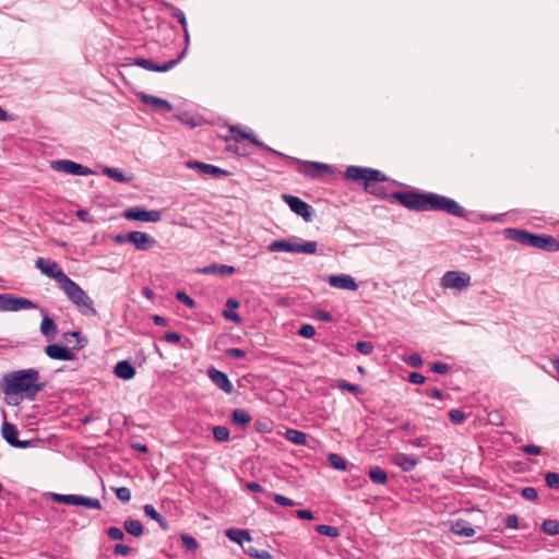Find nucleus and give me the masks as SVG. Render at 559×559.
I'll return each mask as SVG.
<instances>
[{
  "mask_svg": "<svg viewBox=\"0 0 559 559\" xmlns=\"http://www.w3.org/2000/svg\"><path fill=\"white\" fill-rule=\"evenodd\" d=\"M368 475L371 481L374 484L384 485L388 481L386 472L379 466L371 467Z\"/></svg>",
  "mask_w": 559,
  "mask_h": 559,
  "instance_id": "72a5a7b5",
  "label": "nucleus"
},
{
  "mask_svg": "<svg viewBox=\"0 0 559 559\" xmlns=\"http://www.w3.org/2000/svg\"><path fill=\"white\" fill-rule=\"evenodd\" d=\"M393 197L408 210L427 212V192H395Z\"/></svg>",
  "mask_w": 559,
  "mask_h": 559,
  "instance_id": "9d476101",
  "label": "nucleus"
},
{
  "mask_svg": "<svg viewBox=\"0 0 559 559\" xmlns=\"http://www.w3.org/2000/svg\"><path fill=\"white\" fill-rule=\"evenodd\" d=\"M187 166L191 169L199 171L202 175H206L213 178L227 177L230 175L228 170H225L212 164H205L198 160L188 162Z\"/></svg>",
  "mask_w": 559,
  "mask_h": 559,
  "instance_id": "a211bd4d",
  "label": "nucleus"
},
{
  "mask_svg": "<svg viewBox=\"0 0 559 559\" xmlns=\"http://www.w3.org/2000/svg\"><path fill=\"white\" fill-rule=\"evenodd\" d=\"M283 200L295 214L301 216L306 222L312 221L313 209L307 202L290 194H283Z\"/></svg>",
  "mask_w": 559,
  "mask_h": 559,
  "instance_id": "2eb2a0df",
  "label": "nucleus"
},
{
  "mask_svg": "<svg viewBox=\"0 0 559 559\" xmlns=\"http://www.w3.org/2000/svg\"><path fill=\"white\" fill-rule=\"evenodd\" d=\"M138 96L143 104L152 106L156 111L170 112L173 110V105L167 99L148 95L143 92L140 93Z\"/></svg>",
  "mask_w": 559,
  "mask_h": 559,
  "instance_id": "4be33fe9",
  "label": "nucleus"
},
{
  "mask_svg": "<svg viewBox=\"0 0 559 559\" xmlns=\"http://www.w3.org/2000/svg\"><path fill=\"white\" fill-rule=\"evenodd\" d=\"M126 532L132 536L139 537L143 534V526L140 521L128 519L123 523Z\"/></svg>",
  "mask_w": 559,
  "mask_h": 559,
  "instance_id": "2f4dec72",
  "label": "nucleus"
},
{
  "mask_svg": "<svg viewBox=\"0 0 559 559\" xmlns=\"http://www.w3.org/2000/svg\"><path fill=\"white\" fill-rule=\"evenodd\" d=\"M316 334V330L311 324H304L298 331V335L305 338H311Z\"/></svg>",
  "mask_w": 559,
  "mask_h": 559,
  "instance_id": "09e8293b",
  "label": "nucleus"
},
{
  "mask_svg": "<svg viewBox=\"0 0 559 559\" xmlns=\"http://www.w3.org/2000/svg\"><path fill=\"white\" fill-rule=\"evenodd\" d=\"M116 497L122 502H129L131 500V491L128 487H119L115 489Z\"/></svg>",
  "mask_w": 559,
  "mask_h": 559,
  "instance_id": "37998d69",
  "label": "nucleus"
},
{
  "mask_svg": "<svg viewBox=\"0 0 559 559\" xmlns=\"http://www.w3.org/2000/svg\"><path fill=\"white\" fill-rule=\"evenodd\" d=\"M230 132L234 134H237V135H235L236 142H239L240 140H249L252 144H254L259 147H262L272 154L297 162L298 163L297 170L300 174H304L305 176L316 178V177H319L322 173H330V174L332 173L331 167L326 164L319 163V162L298 160L297 158L286 156L285 154L278 152V151H275V150L269 147L267 145H265L264 143H262L252 132H242L238 126L230 127Z\"/></svg>",
  "mask_w": 559,
  "mask_h": 559,
  "instance_id": "f03ea898",
  "label": "nucleus"
},
{
  "mask_svg": "<svg viewBox=\"0 0 559 559\" xmlns=\"http://www.w3.org/2000/svg\"><path fill=\"white\" fill-rule=\"evenodd\" d=\"M245 551L247 555L255 559H271V554L264 549L259 550L255 547L250 546Z\"/></svg>",
  "mask_w": 559,
  "mask_h": 559,
  "instance_id": "ea45409f",
  "label": "nucleus"
},
{
  "mask_svg": "<svg viewBox=\"0 0 559 559\" xmlns=\"http://www.w3.org/2000/svg\"><path fill=\"white\" fill-rule=\"evenodd\" d=\"M186 50L187 48L181 52V55L177 59L169 60L168 62H165L162 66L155 64L153 60L145 58H136L133 64L143 68L147 71L167 72L180 62V60L183 58L186 53Z\"/></svg>",
  "mask_w": 559,
  "mask_h": 559,
  "instance_id": "f3484780",
  "label": "nucleus"
},
{
  "mask_svg": "<svg viewBox=\"0 0 559 559\" xmlns=\"http://www.w3.org/2000/svg\"><path fill=\"white\" fill-rule=\"evenodd\" d=\"M426 395L431 397V399H436V400H441L443 397V393L441 390L439 389H429L427 390L426 392Z\"/></svg>",
  "mask_w": 559,
  "mask_h": 559,
  "instance_id": "774afa93",
  "label": "nucleus"
},
{
  "mask_svg": "<svg viewBox=\"0 0 559 559\" xmlns=\"http://www.w3.org/2000/svg\"><path fill=\"white\" fill-rule=\"evenodd\" d=\"M406 362L411 367L418 368L423 365V359L418 354H413V355L408 356V358L406 359Z\"/></svg>",
  "mask_w": 559,
  "mask_h": 559,
  "instance_id": "bf43d9fd",
  "label": "nucleus"
},
{
  "mask_svg": "<svg viewBox=\"0 0 559 559\" xmlns=\"http://www.w3.org/2000/svg\"><path fill=\"white\" fill-rule=\"evenodd\" d=\"M337 388L342 390H346L353 394H360L362 392L361 388L357 384L349 383L345 380H341L337 382Z\"/></svg>",
  "mask_w": 559,
  "mask_h": 559,
  "instance_id": "a19ab883",
  "label": "nucleus"
},
{
  "mask_svg": "<svg viewBox=\"0 0 559 559\" xmlns=\"http://www.w3.org/2000/svg\"><path fill=\"white\" fill-rule=\"evenodd\" d=\"M357 350L362 355H369L373 350V344L370 342L361 341L356 344Z\"/></svg>",
  "mask_w": 559,
  "mask_h": 559,
  "instance_id": "49530a36",
  "label": "nucleus"
},
{
  "mask_svg": "<svg viewBox=\"0 0 559 559\" xmlns=\"http://www.w3.org/2000/svg\"><path fill=\"white\" fill-rule=\"evenodd\" d=\"M430 369H431V371H433L438 374H444L450 370V366L448 364L438 361V362H433L431 365Z\"/></svg>",
  "mask_w": 559,
  "mask_h": 559,
  "instance_id": "864d4df0",
  "label": "nucleus"
},
{
  "mask_svg": "<svg viewBox=\"0 0 559 559\" xmlns=\"http://www.w3.org/2000/svg\"><path fill=\"white\" fill-rule=\"evenodd\" d=\"M521 496L528 501H535L538 497V493L534 487H525L522 489Z\"/></svg>",
  "mask_w": 559,
  "mask_h": 559,
  "instance_id": "de8ad7c7",
  "label": "nucleus"
},
{
  "mask_svg": "<svg viewBox=\"0 0 559 559\" xmlns=\"http://www.w3.org/2000/svg\"><path fill=\"white\" fill-rule=\"evenodd\" d=\"M40 312L43 314V320L40 323V333L47 340H53L58 333L57 324L51 318L48 317L45 310H41Z\"/></svg>",
  "mask_w": 559,
  "mask_h": 559,
  "instance_id": "a878e982",
  "label": "nucleus"
},
{
  "mask_svg": "<svg viewBox=\"0 0 559 559\" xmlns=\"http://www.w3.org/2000/svg\"><path fill=\"white\" fill-rule=\"evenodd\" d=\"M181 540H182V544L188 548V549H191V550H194L197 549L198 547V543L195 540L194 537H192L191 535L189 534H183L181 536Z\"/></svg>",
  "mask_w": 559,
  "mask_h": 559,
  "instance_id": "603ef678",
  "label": "nucleus"
},
{
  "mask_svg": "<svg viewBox=\"0 0 559 559\" xmlns=\"http://www.w3.org/2000/svg\"><path fill=\"white\" fill-rule=\"evenodd\" d=\"M251 420L250 414L242 408H236L231 414V421L238 427H246Z\"/></svg>",
  "mask_w": 559,
  "mask_h": 559,
  "instance_id": "c85d7f7f",
  "label": "nucleus"
},
{
  "mask_svg": "<svg viewBox=\"0 0 559 559\" xmlns=\"http://www.w3.org/2000/svg\"><path fill=\"white\" fill-rule=\"evenodd\" d=\"M429 211L444 212L461 218L466 216L465 209L455 200L433 192H427V212Z\"/></svg>",
  "mask_w": 559,
  "mask_h": 559,
  "instance_id": "0eeeda50",
  "label": "nucleus"
},
{
  "mask_svg": "<svg viewBox=\"0 0 559 559\" xmlns=\"http://www.w3.org/2000/svg\"><path fill=\"white\" fill-rule=\"evenodd\" d=\"M328 460L333 468L337 471H346L347 462L341 455L331 453L329 454Z\"/></svg>",
  "mask_w": 559,
  "mask_h": 559,
  "instance_id": "e433bc0d",
  "label": "nucleus"
},
{
  "mask_svg": "<svg viewBox=\"0 0 559 559\" xmlns=\"http://www.w3.org/2000/svg\"><path fill=\"white\" fill-rule=\"evenodd\" d=\"M391 461L404 472L413 471L418 463V460L414 455L405 453H395Z\"/></svg>",
  "mask_w": 559,
  "mask_h": 559,
  "instance_id": "b1692460",
  "label": "nucleus"
},
{
  "mask_svg": "<svg viewBox=\"0 0 559 559\" xmlns=\"http://www.w3.org/2000/svg\"><path fill=\"white\" fill-rule=\"evenodd\" d=\"M68 335L76 340L78 348H83L87 345V338L85 336H82L80 332H70L68 333Z\"/></svg>",
  "mask_w": 559,
  "mask_h": 559,
  "instance_id": "6e6d98bb",
  "label": "nucleus"
},
{
  "mask_svg": "<svg viewBox=\"0 0 559 559\" xmlns=\"http://www.w3.org/2000/svg\"><path fill=\"white\" fill-rule=\"evenodd\" d=\"M207 376L211 379V381L224 393L230 394L234 391L233 383L230 382L225 372L214 367H211L207 369Z\"/></svg>",
  "mask_w": 559,
  "mask_h": 559,
  "instance_id": "aec40b11",
  "label": "nucleus"
},
{
  "mask_svg": "<svg viewBox=\"0 0 559 559\" xmlns=\"http://www.w3.org/2000/svg\"><path fill=\"white\" fill-rule=\"evenodd\" d=\"M17 435L19 430L16 426L4 420L1 427V436L11 447L19 449L33 447V440H19Z\"/></svg>",
  "mask_w": 559,
  "mask_h": 559,
  "instance_id": "dca6fc26",
  "label": "nucleus"
},
{
  "mask_svg": "<svg viewBox=\"0 0 559 559\" xmlns=\"http://www.w3.org/2000/svg\"><path fill=\"white\" fill-rule=\"evenodd\" d=\"M507 238L514 240L523 246L543 249L547 252L559 251V238L545 234H532L523 229L507 228L504 230Z\"/></svg>",
  "mask_w": 559,
  "mask_h": 559,
  "instance_id": "20e7f679",
  "label": "nucleus"
},
{
  "mask_svg": "<svg viewBox=\"0 0 559 559\" xmlns=\"http://www.w3.org/2000/svg\"><path fill=\"white\" fill-rule=\"evenodd\" d=\"M226 536L231 540L239 545H242L245 542H251V536L248 531L240 528H229L226 531Z\"/></svg>",
  "mask_w": 559,
  "mask_h": 559,
  "instance_id": "cd10ccee",
  "label": "nucleus"
},
{
  "mask_svg": "<svg viewBox=\"0 0 559 559\" xmlns=\"http://www.w3.org/2000/svg\"><path fill=\"white\" fill-rule=\"evenodd\" d=\"M506 527L516 530L519 528V519L515 514H510L504 520Z\"/></svg>",
  "mask_w": 559,
  "mask_h": 559,
  "instance_id": "4d7b16f0",
  "label": "nucleus"
},
{
  "mask_svg": "<svg viewBox=\"0 0 559 559\" xmlns=\"http://www.w3.org/2000/svg\"><path fill=\"white\" fill-rule=\"evenodd\" d=\"M546 484L549 488L559 489V474L549 472L545 475Z\"/></svg>",
  "mask_w": 559,
  "mask_h": 559,
  "instance_id": "79ce46f5",
  "label": "nucleus"
},
{
  "mask_svg": "<svg viewBox=\"0 0 559 559\" xmlns=\"http://www.w3.org/2000/svg\"><path fill=\"white\" fill-rule=\"evenodd\" d=\"M35 266L48 277L56 280L59 283V286H61L69 278L63 270L50 259L38 258L35 262Z\"/></svg>",
  "mask_w": 559,
  "mask_h": 559,
  "instance_id": "f8f14e48",
  "label": "nucleus"
},
{
  "mask_svg": "<svg viewBox=\"0 0 559 559\" xmlns=\"http://www.w3.org/2000/svg\"><path fill=\"white\" fill-rule=\"evenodd\" d=\"M164 340L168 343H178L181 340V334L178 332H167L164 335Z\"/></svg>",
  "mask_w": 559,
  "mask_h": 559,
  "instance_id": "e2e57ef3",
  "label": "nucleus"
},
{
  "mask_svg": "<svg viewBox=\"0 0 559 559\" xmlns=\"http://www.w3.org/2000/svg\"><path fill=\"white\" fill-rule=\"evenodd\" d=\"M345 175L346 178L352 181H362L366 192L381 199L389 197L386 188L381 185V182L386 181L388 178L380 170L367 167L349 166L347 167Z\"/></svg>",
  "mask_w": 559,
  "mask_h": 559,
  "instance_id": "7ed1b4c3",
  "label": "nucleus"
},
{
  "mask_svg": "<svg viewBox=\"0 0 559 559\" xmlns=\"http://www.w3.org/2000/svg\"><path fill=\"white\" fill-rule=\"evenodd\" d=\"M226 354L235 359H242L246 357V352L241 348H228Z\"/></svg>",
  "mask_w": 559,
  "mask_h": 559,
  "instance_id": "13d9d810",
  "label": "nucleus"
},
{
  "mask_svg": "<svg viewBox=\"0 0 559 559\" xmlns=\"http://www.w3.org/2000/svg\"><path fill=\"white\" fill-rule=\"evenodd\" d=\"M123 216L129 221L157 223L162 219V214L156 210H145L140 206L129 207L124 211Z\"/></svg>",
  "mask_w": 559,
  "mask_h": 559,
  "instance_id": "4468645a",
  "label": "nucleus"
},
{
  "mask_svg": "<svg viewBox=\"0 0 559 559\" xmlns=\"http://www.w3.org/2000/svg\"><path fill=\"white\" fill-rule=\"evenodd\" d=\"M316 531L320 534V535H323V536H329V537H337L340 536V531L337 527L335 526H331V525H326V524H320L316 527Z\"/></svg>",
  "mask_w": 559,
  "mask_h": 559,
  "instance_id": "4c0bfd02",
  "label": "nucleus"
},
{
  "mask_svg": "<svg viewBox=\"0 0 559 559\" xmlns=\"http://www.w3.org/2000/svg\"><path fill=\"white\" fill-rule=\"evenodd\" d=\"M270 252H292L302 254H316L318 251L317 241H304L300 238L293 236L288 239H278L272 241L267 247Z\"/></svg>",
  "mask_w": 559,
  "mask_h": 559,
  "instance_id": "423d86ee",
  "label": "nucleus"
},
{
  "mask_svg": "<svg viewBox=\"0 0 559 559\" xmlns=\"http://www.w3.org/2000/svg\"><path fill=\"white\" fill-rule=\"evenodd\" d=\"M408 380L413 384H423V383H425L426 378L421 373L412 372L408 376Z\"/></svg>",
  "mask_w": 559,
  "mask_h": 559,
  "instance_id": "052dcab7",
  "label": "nucleus"
},
{
  "mask_svg": "<svg viewBox=\"0 0 559 559\" xmlns=\"http://www.w3.org/2000/svg\"><path fill=\"white\" fill-rule=\"evenodd\" d=\"M449 418L453 424L460 425L466 418V415L460 409H451L449 412Z\"/></svg>",
  "mask_w": 559,
  "mask_h": 559,
  "instance_id": "a18cd8bd",
  "label": "nucleus"
},
{
  "mask_svg": "<svg viewBox=\"0 0 559 559\" xmlns=\"http://www.w3.org/2000/svg\"><path fill=\"white\" fill-rule=\"evenodd\" d=\"M471 283V275L462 271H447L440 280L442 288L456 289L459 292L466 290Z\"/></svg>",
  "mask_w": 559,
  "mask_h": 559,
  "instance_id": "1a4fd4ad",
  "label": "nucleus"
},
{
  "mask_svg": "<svg viewBox=\"0 0 559 559\" xmlns=\"http://www.w3.org/2000/svg\"><path fill=\"white\" fill-rule=\"evenodd\" d=\"M50 166L55 171L74 176H88L93 174V170L91 168L70 159L52 160Z\"/></svg>",
  "mask_w": 559,
  "mask_h": 559,
  "instance_id": "ddd939ff",
  "label": "nucleus"
},
{
  "mask_svg": "<svg viewBox=\"0 0 559 559\" xmlns=\"http://www.w3.org/2000/svg\"><path fill=\"white\" fill-rule=\"evenodd\" d=\"M37 308V305L27 298L0 294V312H17Z\"/></svg>",
  "mask_w": 559,
  "mask_h": 559,
  "instance_id": "9b49d317",
  "label": "nucleus"
},
{
  "mask_svg": "<svg viewBox=\"0 0 559 559\" xmlns=\"http://www.w3.org/2000/svg\"><path fill=\"white\" fill-rule=\"evenodd\" d=\"M285 438L294 444L304 445L307 442V435L297 429H287L285 432Z\"/></svg>",
  "mask_w": 559,
  "mask_h": 559,
  "instance_id": "7c9ffc66",
  "label": "nucleus"
},
{
  "mask_svg": "<svg viewBox=\"0 0 559 559\" xmlns=\"http://www.w3.org/2000/svg\"><path fill=\"white\" fill-rule=\"evenodd\" d=\"M128 242L132 243L138 250L146 251L154 247L156 240L143 231H130L127 234Z\"/></svg>",
  "mask_w": 559,
  "mask_h": 559,
  "instance_id": "6ab92c4d",
  "label": "nucleus"
},
{
  "mask_svg": "<svg viewBox=\"0 0 559 559\" xmlns=\"http://www.w3.org/2000/svg\"><path fill=\"white\" fill-rule=\"evenodd\" d=\"M103 174L117 182L124 183L129 181V178L118 168L104 167Z\"/></svg>",
  "mask_w": 559,
  "mask_h": 559,
  "instance_id": "f704fd0d",
  "label": "nucleus"
},
{
  "mask_svg": "<svg viewBox=\"0 0 559 559\" xmlns=\"http://www.w3.org/2000/svg\"><path fill=\"white\" fill-rule=\"evenodd\" d=\"M143 510L145 515L156 521L162 528H168V523L165 518L152 504H145Z\"/></svg>",
  "mask_w": 559,
  "mask_h": 559,
  "instance_id": "c756f323",
  "label": "nucleus"
},
{
  "mask_svg": "<svg viewBox=\"0 0 559 559\" xmlns=\"http://www.w3.org/2000/svg\"><path fill=\"white\" fill-rule=\"evenodd\" d=\"M39 372L36 369H22L5 373L0 379V390L4 395L23 394L33 400L44 390L45 383H39Z\"/></svg>",
  "mask_w": 559,
  "mask_h": 559,
  "instance_id": "f257e3e1",
  "label": "nucleus"
},
{
  "mask_svg": "<svg viewBox=\"0 0 559 559\" xmlns=\"http://www.w3.org/2000/svg\"><path fill=\"white\" fill-rule=\"evenodd\" d=\"M236 269L230 265L225 264H210L204 267H201L198 270L199 273L202 274H210V275H217V276H229L234 274Z\"/></svg>",
  "mask_w": 559,
  "mask_h": 559,
  "instance_id": "393cba45",
  "label": "nucleus"
},
{
  "mask_svg": "<svg viewBox=\"0 0 559 559\" xmlns=\"http://www.w3.org/2000/svg\"><path fill=\"white\" fill-rule=\"evenodd\" d=\"M223 316H224L225 319L230 320V321H233L235 323H240L241 322V318L239 317V314L234 312V311L225 310L223 312Z\"/></svg>",
  "mask_w": 559,
  "mask_h": 559,
  "instance_id": "338daca9",
  "label": "nucleus"
},
{
  "mask_svg": "<svg viewBox=\"0 0 559 559\" xmlns=\"http://www.w3.org/2000/svg\"><path fill=\"white\" fill-rule=\"evenodd\" d=\"M46 355L55 360H73L75 358L74 353L68 347L59 344H49L45 348Z\"/></svg>",
  "mask_w": 559,
  "mask_h": 559,
  "instance_id": "412c9836",
  "label": "nucleus"
},
{
  "mask_svg": "<svg viewBox=\"0 0 559 559\" xmlns=\"http://www.w3.org/2000/svg\"><path fill=\"white\" fill-rule=\"evenodd\" d=\"M114 551L116 555L127 556L131 551V548L127 545L118 544L115 546Z\"/></svg>",
  "mask_w": 559,
  "mask_h": 559,
  "instance_id": "0e129e2a",
  "label": "nucleus"
},
{
  "mask_svg": "<svg viewBox=\"0 0 559 559\" xmlns=\"http://www.w3.org/2000/svg\"><path fill=\"white\" fill-rule=\"evenodd\" d=\"M67 298L76 307V309L85 317H95L97 310L94 307L93 299L87 293L80 287L70 277L60 286Z\"/></svg>",
  "mask_w": 559,
  "mask_h": 559,
  "instance_id": "39448f33",
  "label": "nucleus"
},
{
  "mask_svg": "<svg viewBox=\"0 0 559 559\" xmlns=\"http://www.w3.org/2000/svg\"><path fill=\"white\" fill-rule=\"evenodd\" d=\"M452 532L455 535L464 536V537H472L475 535V530L467 525V523L463 521H457L452 525Z\"/></svg>",
  "mask_w": 559,
  "mask_h": 559,
  "instance_id": "473e14b6",
  "label": "nucleus"
},
{
  "mask_svg": "<svg viewBox=\"0 0 559 559\" xmlns=\"http://www.w3.org/2000/svg\"><path fill=\"white\" fill-rule=\"evenodd\" d=\"M542 530L550 536L559 535V521L558 520H545L542 524Z\"/></svg>",
  "mask_w": 559,
  "mask_h": 559,
  "instance_id": "c9c22d12",
  "label": "nucleus"
},
{
  "mask_svg": "<svg viewBox=\"0 0 559 559\" xmlns=\"http://www.w3.org/2000/svg\"><path fill=\"white\" fill-rule=\"evenodd\" d=\"M114 372L116 377L122 380H130L135 376V369L128 360L117 362Z\"/></svg>",
  "mask_w": 559,
  "mask_h": 559,
  "instance_id": "bb28decb",
  "label": "nucleus"
},
{
  "mask_svg": "<svg viewBox=\"0 0 559 559\" xmlns=\"http://www.w3.org/2000/svg\"><path fill=\"white\" fill-rule=\"evenodd\" d=\"M328 283L338 289L356 290L358 288L355 278L349 274L330 275Z\"/></svg>",
  "mask_w": 559,
  "mask_h": 559,
  "instance_id": "5701e85b",
  "label": "nucleus"
},
{
  "mask_svg": "<svg viewBox=\"0 0 559 559\" xmlns=\"http://www.w3.org/2000/svg\"><path fill=\"white\" fill-rule=\"evenodd\" d=\"M107 534L112 540H122L124 538L123 531L116 526L109 527Z\"/></svg>",
  "mask_w": 559,
  "mask_h": 559,
  "instance_id": "8fccbe9b",
  "label": "nucleus"
},
{
  "mask_svg": "<svg viewBox=\"0 0 559 559\" xmlns=\"http://www.w3.org/2000/svg\"><path fill=\"white\" fill-rule=\"evenodd\" d=\"M313 317L322 322H331L333 320V316L331 314V312L322 309L316 310Z\"/></svg>",
  "mask_w": 559,
  "mask_h": 559,
  "instance_id": "3c124183",
  "label": "nucleus"
},
{
  "mask_svg": "<svg viewBox=\"0 0 559 559\" xmlns=\"http://www.w3.org/2000/svg\"><path fill=\"white\" fill-rule=\"evenodd\" d=\"M175 296H176L177 300L181 301L187 307H189L191 309L195 307V301L190 296H188L185 292L178 290Z\"/></svg>",
  "mask_w": 559,
  "mask_h": 559,
  "instance_id": "c03bdc74",
  "label": "nucleus"
},
{
  "mask_svg": "<svg viewBox=\"0 0 559 559\" xmlns=\"http://www.w3.org/2000/svg\"><path fill=\"white\" fill-rule=\"evenodd\" d=\"M48 497L57 503H64L69 506H82L88 509L100 510L102 503L97 498L84 497L80 495H62L56 492H48Z\"/></svg>",
  "mask_w": 559,
  "mask_h": 559,
  "instance_id": "6e6552de",
  "label": "nucleus"
},
{
  "mask_svg": "<svg viewBox=\"0 0 559 559\" xmlns=\"http://www.w3.org/2000/svg\"><path fill=\"white\" fill-rule=\"evenodd\" d=\"M213 437L216 441L223 442L229 440V430L225 426L213 427Z\"/></svg>",
  "mask_w": 559,
  "mask_h": 559,
  "instance_id": "58836bf2",
  "label": "nucleus"
},
{
  "mask_svg": "<svg viewBox=\"0 0 559 559\" xmlns=\"http://www.w3.org/2000/svg\"><path fill=\"white\" fill-rule=\"evenodd\" d=\"M273 499L276 503L284 506V507H293L296 504L295 501H293L292 499H289L283 495H280V493H275Z\"/></svg>",
  "mask_w": 559,
  "mask_h": 559,
  "instance_id": "5fc2aeb1",
  "label": "nucleus"
},
{
  "mask_svg": "<svg viewBox=\"0 0 559 559\" xmlns=\"http://www.w3.org/2000/svg\"><path fill=\"white\" fill-rule=\"evenodd\" d=\"M523 452L530 455H538L542 452V449L535 444H526L523 447Z\"/></svg>",
  "mask_w": 559,
  "mask_h": 559,
  "instance_id": "680f3d73",
  "label": "nucleus"
},
{
  "mask_svg": "<svg viewBox=\"0 0 559 559\" xmlns=\"http://www.w3.org/2000/svg\"><path fill=\"white\" fill-rule=\"evenodd\" d=\"M174 17L177 19V21L180 23V25L182 26L183 29H186L188 27L186 15L181 10H177L174 13Z\"/></svg>",
  "mask_w": 559,
  "mask_h": 559,
  "instance_id": "69168bd1",
  "label": "nucleus"
}]
</instances>
